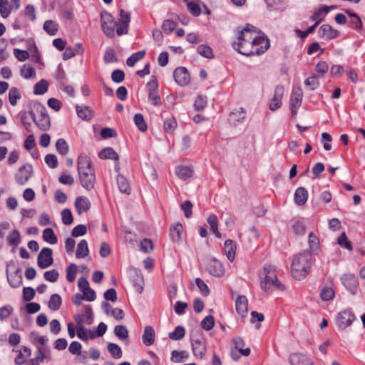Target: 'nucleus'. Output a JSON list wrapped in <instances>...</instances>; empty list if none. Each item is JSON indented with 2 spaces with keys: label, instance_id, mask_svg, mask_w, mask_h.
I'll list each match as a JSON object with an SVG mask.
<instances>
[{
  "label": "nucleus",
  "instance_id": "nucleus-60",
  "mask_svg": "<svg viewBox=\"0 0 365 365\" xmlns=\"http://www.w3.org/2000/svg\"><path fill=\"white\" fill-rule=\"evenodd\" d=\"M337 242L342 247H345L349 250H352L351 244L348 240L346 233L344 232H343L339 237Z\"/></svg>",
  "mask_w": 365,
  "mask_h": 365
},
{
  "label": "nucleus",
  "instance_id": "nucleus-3",
  "mask_svg": "<svg viewBox=\"0 0 365 365\" xmlns=\"http://www.w3.org/2000/svg\"><path fill=\"white\" fill-rule=\"evenodd\" d=\"M312 259V253L309 250H304L294 257L291 265V272L294 279L300 280L309 274Z\"/></svg>",
  "mask_w": 365,
  "mask_h": 365
},
{
  "label": "nucleus",
  "instance_id": "nucleus-59",
  "mask_svg": "<svg viewBox=\"0 0 365 365\" xmlns=\"http://www.w3.org/2000/svg\"><path fill=\"white\" fill-rule=\"evenodd\" d=\"M304 84L309 87L311 90L314 91L319 86V81L317 76H313L307 78L304 81Z\"/></svg>",
  "mask_w": 365,
  "mask_h": 365
},
{
  "label": "nucleus",
  "instance_id": "nucleus-5",
  "mask_svg": "<svg viewBox=\"0 0 365 365\" xmlns=\"http://www.w3.org/2000/svg\"><path fill=\"white\" fill-rule=\"evenodd\" d=\"M34 108L37 115L34 110H30L29 111L30 118L40 130L44 131L48 130L51 126V120L46 107L41 103H36L34 105Z\"/></svg>",
  "mask_w": 365,
  "mask_h": 365
},
{
  "label": "nucleus",
  "instance_id": "nucleus-20",
  "mask_svg": "<svg viewBox=\"0 0 365 365\" xmlns=\"http://www.w3.org/2000/svg\"><path fill=\"white\" fill-rule=\"evenodd\" d=\"M155 331L151 326H146L142 336L143 342L145 346H151L155 341Z\"/></svg>",
  "mask_w": 365,
  "mask_h": 365
},
{
  "label": "nucleus",
  "instance_id": "nucleus-46",
  "mask_svg": "<svg viewBox=\"0 0 365 365\" xmlns=\"http://www.w3.org/2000/svg\"><path fill=\"white\" fill-rule=\"evenodd\" d=\"M103 59L106 63L118 62V59L115 55V51L112 48H108L106 49Z\"/></svg>",
  "mask_w": 365,
  "mask_h": 365
},
{
  "label": "nucleus",
  "instance_id": "nucleus-23",
  "mask_svg": "<svg viewBox=\"0 0 365 365\" xmlns=\"http://www.w3.org/2000/svg\"><path fill=\"white\" fill-rule=\"evenodd\" d=\"M183 230L182 225L180 222H177L173 225L170 230V236L173 242H179L182 237V232Z\"/></svg>",
  "mask_w": 365,
  "mask_h": 365
},
{
  "label": "nucleus",
  "instance_id": "nucleus-27",
  "mask_svg": "<svg viewBox=\"0 0 365 365\" xmlns=\"http://www.w3.org/2000/svg\"><path fill=\"white\" fill-rule=\"evenodd\" d=\"M98 157L101 159H111L118 161L119 156L118 153L110 147L103 149L98 153Z\"/></svg>",
  "mask_w": 365,
  "mask_h": 365
},
{
  "label": "nucleus",
  "instance_id": "nucleus-33",
  "mask_svg": "<svg viewBox=\"0 0 365 365\" xmlns=\"http://www.w3.org/2000/svg\"><path fill=\"white\" fill-rule=\"evenodd\" d=\"M207 223L210 226L211 231L217 237L221 238V233L218 230V219L217 217L212 214L207 218Z\"/></svg>",
  "mask_w": 365,
  "mask_h": 365
},
{
  "label": "nucleus",
  "instance_id": "nucleus-24",
  "mask_svg": "<svg viewBox=\"0 0 365 365\" xmlns=\"http://www.w3.org/2000/svg\"><path fill=\"white\" fill-rule=\"evenodd\" d=\"M232 341L234 344L235 349L236 351H237L238 352H240V354L241 355H243L245 356H247L250 355V348L243 349V347L245 346V342L240 337H235L232 339Z\"/></svg>",
  "mask_w": 365,
  "mask_h": 365
},
{
  "label": "nucleus",
  "instance_id": "nucleus-34",
  "mask_svg": "<svg viewBox=\"0 0 365 365\" xmlns=\"http://www.w3.org/2000/svg\"><path fill=\"white\" fill-rule=\"evenodd\" d=\"M62 304V299L59 294H53L48 301V307L51 310H58Z\"/></svg>",
  "mask_w": 365,
  "mask_h": 365
},
{
  "label": "nucleus",
  "instance_id": "nucleus-44",
  "mask_svg": "<svg viewBox=\"0 0 365 365\" xmlns=\"http://www.w3.org/2000/svg\"><path fill=\"white\" fill-rule=\"evenodd\" d=\"M197 52L203 57L207 58H214V53L212 48L207 45H200L197 47Z\"/></svg>",
  "mask_w": 365,
  "mask_h": 365
},
{
  "label": "nucleus",
  "instance_id": "nucleus-62",
  "mask_svg": "<svg viewBox=\"0 0 365 365\" xmlns=\"http://www.w3.org/2000/svg\"><path fill=\"white\" fill-rule=\"evenodd\" d=\"M111 79L115 83H121L125 79V73L120 69H115L111 73Z\"/></svg>",
  "mask_w": 365,
  "mask_h": 365
},
{
  "label": "nucleus",
  "instance_id": "nucleus-21",
  "mask_svg": "<svg viewBox=\"0 0 365 365\" xmlns=\"http://www.w3.org/2000/svg\"><path fill=\"white\" fill-rule=\"evenodd\" d=\"M308 199V192L307 190L303 187H298L294 193V201L295 203L298 205H304Z\"/></svg>",
  "mask_w": 365,
  "mask_h": 365
},
{
  "label": "nucleus",
  "instance_id": "nucleus-30",
  "mask_svg": "<svg viewBox=\"0 0 365 365\" xmlns=\"http://www.w3.org/2000/svg\"><path fill=\"white\" fill-rule=\"evenodd\" d=\"M76 113L78 116L83 120H90L93 117V111L88 106H76Z\"/></svg>",
  "mask_w": 365,
  "mask_h": 365
},
{
  "label": "nucleus",
  "instance_id": "nucleus-56",
  "mask_svg": "<svg viewBox=\"0 0 365 365\" xmlns=\"http://www.w3.org/2000/svg\"><path fill=\"white\" fill-rule=\"evenodd\" d=\"M215 324L214 317L212 315L205 317L201 322V327L205 331L211 330Z\"/></svg>",
  "mask_w": 365,
  "mask_h": 365
},
{
  "label": "nucleus",
  "instance_id": "nucleus-36",
  "mask_svg": "<svg viewBox=\"0 0 365 365\" xmlns=\"http://www.w3.org/2000/svg\"><path fill=\"white\" fill-rule=\"evenodd\" d=\"M43 239L51 245H55L58 242V238L51 228H46L43 230Z\"/></svg>",
  "mask_w": 365,
  "mask_h": 365
},
{
  "label": "nucleus",
  "instance_id": "nucleus-31",
  "mask_svg": "<svg viewBox=\"0 0 365 365\" xmlns=\"http://www.w3.org/2000/svg\"><path fill=\"white\" fill-rule=\"evenodd\" d=\"M117 184L119 190L123 193L129 195L130 193V185L127 179L122 175H118L117 177Z\"/></svg>",
  "mask_w": 365,
  "mask_h": 365
},
{
  "label": "nucleus",
  "instance_id": "nucleus-40",
  "mask_svg": "<svg viewBox=\"0 0 365 365\" xmlns=\"http://www.w3.org/2000/svg\"><path fill=\"white\" fill-rule=\"evenodd\" d=\"M6 240L9 245L17 246L21 242L19 232L16 230H14L8 235Z\"/></svg>",
  "mask_w": 365,
  "mask_h": 365
},
{
  "label": "nucleus",
  "instance_id": "nucleus-6",
  "mask_svg": "<svg viewBox=\"0 0 365 365\" xmlns=\"http://www.w3.org/2000/svg\"><path fill=\"white\" fill-rule=\"evenodd\" d=\"M101 26L105 34L112 38L115 35V28L118 26V23L115 21L113 16L108 12H103L101 14Z\"/></svg>",
  "mask_w": 365,
  "mask_h": 365
},
{
  "label": "nucleus",
  "instance_id": "nucleus-64",
  "mask_svg": "<svg viewBox=\"0 0 365 365\" xmlns=\"http://www.w3.org/2000/svg\"><path fill=\"white\" fill-rule=\"evenodd\" d=\"M148 99L151 101L152 104L155 106H158L162 104L161 98L158 94V91H150L148 93Z\"/></svg>",
  "mask_w": 365,
  "mask_h": 365
},
{
  "label": "nucleus",
  "instance_id": "nucleus-50",
  "mask_svg": "<svg viewBox=\"0 0 365 365\" xmlns=\"http://www.w3.org/2000/svg\"><path fill=\"white\" fill-rule=\"evenodd\" d=\"M21 94L16 87H12L9 92V101L11 106H14L16 105L17 100L20 99Z\"/></svg>",
  "mask_w": 365,
  "mask_h": 365
},
{
  "label": "nucleus",
  "instance_id": "nucleus-16",
  "mask_svg": "<svg viewBox=\"0 0 365 365\" xmlns=\"http://www.w3.org/2000/svg\"><path fill=\"white\" fill-rule=\"evenodd\" d=\"M284 88L282 86H277L274 89L273 98L269 103V109L274 111L282 106V98L284 95Z\"/></svg>",
  "mask_w": 365,
  "mask_h": 365
},
{
  "label": "nucleus",
  "instance_id": "nucleus-63",
  "mask_svg": "<svg viewBox=\"0 0 365 365\" xmlns=\"http://www.w3.org/2000/svg\"><path fill=\"white\" fill-rule=\"evenodd\" d=\"M36 292L32 287H28L23 289V299L24 301L29 302L35 297Z\"/></svg>",
  "mask_w": 365,
  "mask_h": 365
},
{
  "label": "nucleus",
  "instance_id": "nucleus-9",
  "mask_svg": "<svg viewBox=\"0 0 365 365\" xmlns=\"http://www.w3.org/2000/svg\"><path fill=\"white\" fill-rule=\"evenodd\" d=\"M192 352L195 357L202 359L206 352V345L204 338L202 336L192 339Z\"/></svg>",
  "mask_w": 365,
  "mask_h": 365
},
{
  "label": "nucleus",
  "instance_id": "nucleus-38",
  "mask_svg": "<svg viewBox=\"0 0 365 365\" xmlns=\"http://www.w3.org/2000/svg\"><path fill=\"white\" fill-rule=\"evenodd\" d=\"M185 334V328L182 326H177L173 331L168 334V336L172 340L178 341L182 339Z\"/></svg>",
  "mask_w": 365,
  "mask_h": 365
},
{
  "label": "nucleus",
  "instance_id": "nucleus-57",
  "mask_svg": "<svg viewBox=\"0 0 365 365\" xmlns=\"http://www.w3.org/2000/svg\"><path fill=\"white\" fill-rule=\"evenodd\" d=\"M195 284L203 296L207 297L210 294V289L202 279L196 278Z\"/></svg>",
  "mask_w": 365,
  "mask_h": 365
},
{
  "label": "nucleus",
  "instance_id": "nucleus-14",
  "mask_svg": "<svg viewBox=\"0 0 365 365\" xmlns=\"http://www.w3.org/2000/svg\"><path fill=\"white\" fill-rule=\"evenodd\" d=\"M355 317L350 310H344L338 314L337 324L341 329H345L351 325Z\"/></svg>",
  "mask_w": 365,
  "mask_h": 365
},
{
  "label": "nucleus",
  "instance_id": "nucleus-19",
  "mask_svg": "<svg viewBox=\"0 0 365 365\" xmlns=\"http://www.w3.org/2000/svg\"><path fill=\"white\" fill-rule=\"evenodd\" d=\"M75 207L79 215L83 212H86L91 208L89 200L83 196L78 197L75 201Z\"/></svg>",
  "mask_w": 365,
  "mask_h": 365
},
{
  "label": "nucleus",
  "instance_id": "nucleus-18",
  "mask_svg": "<svg viewBox=\"0 0 365 365\" xmlns=\"http://www.w3.org/2000/svg\"><path fill=\"white\" fill-rule=\"evenodd\" d=\"M289 360L292 365H312L311 360L302 354H292Z\"/></svg>",
  "mask_w": 365,
  "mask_h": 365
},
{
  "label": "nucleus",
  "instance_id": "nucleus-54",
  "mask_svg": "<svg viewBox=\"0 0 365 365\" xmlns=\"http://www.w3.org/2000/svg\"><path fill=\"white\" fill-rule=\"evenodd\" d=\"M56 147L58 152L63 155H66L68 152V145L63 138H60L56 141Z\"/></svg>",
  "mask_w": 365,
  "mask_h": 365
},
{
  "label": "nucleus",
  "instance_id": "nucleus-28",
  "mask_svg": "<svg viewBox=\"0 0 365 365\" xmlns=\"http://www.w3.org/2000/svg\"><path fill=\"white\" fill-rule=\"evenodd\" d=\"M247 299L245 296H240L236 300V310L239 314L244 316L247 312Z\"/></svg>",
  "mask_w": 365,
  "mask_h": 365
},
{
  "label": "nucleus",
  "instance_id": "nucleus-37",
  "mask_svg": "<svg viewBox=\"0 0 365 365\" xmlns=\"http://www.w3.org/2000/svg\"><path fill=\"white\" fill-rule=\"evenodd\" d=\"M332 8L333 6H324L319 9L318 11H315L314 14L312 16L311 19L313 21H316V22H318L319 24L322 20L323 16L329 13L331 9Z\"/></svg>",
  "mask_w": 365,
  "mask_h": 365
},
{
  "label": "nucleus",
  "instance_id": "nucleus-2",
  "mask_svg": "<svg viewBox=\"0 0 365 365\" xmlns=\"http://www.w3.org/2000/svg\"><path fill=\"white\" fill-rule=\"evenodd\" d=\"M78 171L82 186L88 190L94 187L96 177L92 163L87 155H80L78 158Z\"/></svg>",
  "mask_w": 365,
  "mask_h": 365
},
{
  "label": "nucleus",
  "instance_id": "nucleus-61",
  "mask_svg": "<svg viewBox=\"0 0 365 365\" xmlns=\"http://www.w3.org/2000/svg\"><path fill=\"white\" fill-rule=\"evenodd\" d=\"M21 75L24 78H33L36 75V72H35V70L33 67L31 66H26V65H24L22 68L21 69Z\"/></svg>",
  "mask_w": 365,
  "mask_h": 365
},
{
  "label": "nucleus",
  "instance_id": "nucleus-45",
  "mask_svg": "<svg viewBox=\"0 0 365 365\" xmlns=\"http://www.w3.org/2000/svg\"><path fill=\"white\" fill-rule=\"evenodd\" d=\"M114 334L120 340H125L128 338V331L123 325L115 326Z\"/></svg>",
  "mask_w": 365,
  "mask_h": 365
},
{
  "label": "nucleus",
  "instance_id": "nucleus-51",
  "mask_svg": "<svg viewBox=\"0 0 365 365\" xmlns=\"http://www.w3.org/2000/svg\"><path fill=\"white\" fill-rule=\"evenodd\" d=\"M48 82L46 80H41L34 86V93L36 95H42L48 90Z\"/></svg>",
  "mask_w": 365,
  "mask_h": 365
},
{
  "label": "nucleus",
  "instance_id": "nucleus-17",
  "mask_svg": "<svg viewBox=\"0 0 365 365\" xmlns=\"http://www.w3.org/2000/svg\"><path fill=\"white\" fill-rule=\"evenodd\" d=\"M319 36L321 38H325L327 40L335 38L339 35V31L336 29H334L329 24L322 25L319 29Z\"/></svg>",
  "mask_w": 365,
  "mask_h": 365
},
{
  "label": "nucleus",
  "instance_id": "nucleus-42",
  "mask_svg": "<svg viewBox=\"0 0 365 365\" xmlns=\"http://www.w3.org/2000/svg\"><path fill=\"white\" fill-rule=\"evenodd\" d=\"M309 246L310 252H315L319 250V240L314 232L309 235Z\"/></svg>",
  "mask_w": 365,
  "mask_h": 365
},
{
  "label": "nucleus",
  "instance_id": "nucleus-39",
  "mask_svg": "<svg viewBox=\"0 0 365 365\" xmlns=\"http://www.w3.org/2000/svg\"><path fill=\"white\" fill-rule=\"evenodd\" d=\"M35 359H37V361L40 364V362H43L45 359H50V351L46 349L44 346L38 347V349L36 352Z\"/></svg>",
  "mask_w": 365,
  "mask_h": 365
},
{
  "label": "nucleus",
  "instance_id": "nucleus-55",
  "mask_svg": "<svg viewBox=\"0 0 365 365\" xmlns=\"http://www.w3.org/2000/svg\"><path fill=\"white\" fill-rule=\"evenodd\" d=\"M77 273V266L75 264H71L67 268H66V279L69 282H73L76 276Z\"/></svg>",
  "mask_w": 365,
  "mask_h": 365
},
{
  "label": "nucleus",
  "instance_id": "nucleus-7",
  "mask_svg": "<svg viewBox=\"0 0 365 365\" xmlns=\"http://www.w3.org/2000/svg\"><path fill=\"white\" fill-rule=\"evenodd\" d=\"M33 173V168L30 164L21 166L15 174V180L17 184L24 185L31 178Z\"/></svg>",
  "mask_w": 365,
  "mask_h": 365
},
{
  "label": "nucleus",
  "instance_id": "nucleus-15",
  "mask_svg": "<svg viewBox=\"0 0 365 365\" xmlns=\"http://www.w3.org/2000/svg\"><path fill=\"white\" fill-rule=\"evenodd\" d=\"M84 314H78L75 316L77 326H83V323H86L88 325L93 323V314L91 307L86 305L84 307Z\"/></svg>",
  "mask_w": 365,
  "mask_h": 365
},
{
  "label": "nucleus",
  "instance_id": "nucleus-4",
  "mask_svg": "<svg viewBox=\"0 0 365 365\" xmlns=\"http://www.w3.org/2000/svg\"><path fill=\"white\" fill-rule=\"evenodd\" d=\"M260 286L262 290L268 292L272 288L284 290V287L278 280L276 268L271 264H265L259 274Z\"/></svg>",
  "mask_w": 365,
  "mask_h": 365
},
{
  "label": "nucleus",
  "instance_id": "nucleus-10",
  "mask_svg": "<svg viewBox=\"0 0 365 365\" xmlns=\"http://www.w3.org/2000/svg\"><path fill=\"white\" fill-rule=\"evenodd\" d=\"M341 281L345 288L353 295L356 294L358 289V281L355 275L344 274L341 277Z\"/></svg>",
  "mask_w": 365,
  "mask_h": 365
},
{
  "label": "nucleus",
  "instance_id": "nucleus-13",
  "mask_svg": "<svg viewBox=\"0 0 365 365\" xmlns=\"http://www.w3.org/2000/svg\"><path fill=\"white\" fill-rule=\"evenodd\" d=\"M173 77L175 82L181 86L187 85L190 81V73L185 67L175 68L173 72Z\"/></svg>",
  "mask_w": 365,
  "mask_h": 365
},
{
  "label": "nucleus",
  "instance_id": "nucleus-32",
  "mask_svg": "<svg viewBox=\"0 0 365 365\" xmlns=\"http://www.w3.org/2000/svg\"><path fill=\"white\" fill-rule=\"evenodd\" d=\"M270 11L283 10L286 7V0H265Z\"/></svg>",
  "mask_w": 365,
  "mask_h": 365
},
{
  "label": "nucleus",
  "instance_id": "nucleus-53",
  "mask_svg": "<svg viewBox=\"0 0 365 365\" xmlns=\"http://www.w3.org/2000/svg\"><path fill=\"white\" fill-rule=\"evenodd\" d=\"M334 289L329 287H324L320 292V297L323 301H329L334 298Z\"/></svg>",
  "mask_w": 365,
  "mask_h": 365
},
{
  "label": "nucleus",
  "instance_id": "nucleus-25",
  "mask_svg": "<svg viewBox=\"0 0 365 365\" xmlns=\"http://www.w3.org/2000/svg\"><path fill=\"white\" fill-rule=\"evenodd\" d=\"M89 255L88 242L86 240H81L77 245L76 257L78 259L85 258Z\"/></svg>",
  "mask_w": 365,
  "mask_h": 365
},
{
  "label": "nucleus",
  "instance_id": "nucleus-49",
  "mask_svg": "<svg viewBox=\"0 0 365 365\" xmlns=\"http://www.w3.org/2000/svg\"><path fill=\"white\" fill-rule=\"evenodd\" d=\"M11 8L8 0H0V14L3 18L6 19L9 16Z\"/></svg>",
  "mask_w": 365,
  "mask_h": 365
},
{
  "label": "nucleus",
  "instance_id": "nucleus-47",
  "mask_svg": "<svg viewBox=\"0 0 365 365\" xmlns=\"http://www.w3.org/2000/svg\"><path fill=\"white\" fill-rule=\"evenodd\" d=\"M188 358V354L185 351H177L174 350L171 353V360L175 363H180L183 359H186Z\"/></svg>",
  "mask_w": 365,
  "mask_h": 365
},
{
  "label": "nucleus",
  "instance_id": "nucleus-11",
  "mask_svg": "<svg viewBox=\"0 0 365 365\" xmlns=\"http://www.w3.org/2000/svg\"><path fill=\"white\" fill-rule=\"evenodd\" d=\"M206 269L211 275L216 277H221L225 274L222 264L215 258H212L208 261Z\"/></svg>",
  "mask_w": 365,
  "mask_h": 365
},
{
  "label": "nucleus",
  "instance_id": "nucleus-29",
  "mask_svg": "<svg viewBox=\"0 0 365 365\" xmlns=\"http://www.w3.org/2000/svg\"><path fill=\"white\" fill-rule=\"evenodd\" d=\"M245 118V111L242 108H240L237 110L231 112L229 117V121L230 123L236 125L237 123H240Z\"/></svg>",
  "mask_w": 365,
  "mask_h": 365
},
{
  "label": "nucleus",
  "instance_id": "nucleus-48",
  "mask_svg": "<svg viewBox=\"0 0 365 365\" xmlns=\"http://www.w3.org/2000/svg\"><path fill=\"white\" fill-rule=\"evenodd\" d=\"M108 350L113 358L120 359L122 357V350L118 344L109 343L108 344Z\"/></svg>",
  "mask_w": 365,
  "mask_h": 365
},
{
  "label": "nucleus",
  "instance_id": "nucleus-1",
  "mask_svg": "<svg viewBox=\"0 0 365 365\" xmlns=\"http://www.w3.org/2000/svg\"><path fill=\"white\" fill-rule=\"evenodd\" d=\"M237 41L232 43V47L244 56L260 55L269 47L268 38L251 24H247L242 29L237 28Z\"/></svg>",
  "mask_w": 365,
  "mask_h": 365
},
{
  "label": "nucleus",
  "instance_id": "nucleus-58",
  "mask_svg": "<svg viewBox=\"0 0 365 365\" xmlns=\"http://www.w3.org/2000/svg\"><path fill=\"white\" fill-rule=\"evenodd\" d=\"M62 222L64 225H71L73 221V215L69 209H64L61 212Z\"/></svg>",
  "mask_w": 365,
  "mask_h": 365
},
{
  "label": "nucleus",
  "instance_id": "nucleus-35",
  "mask_svg": "<svg viewBox=\"0 0 365 365\" xmlns=\"http://www.w3.org/2000/svg\"><path fill=\"white\" fill-rule=\"evenodd\" d=\"M186 3L188 10L195 16H198L201 14V9L197 0H184Z\"/></svg>",
  "mask_w": 365,
  "mask_h": 365
},
{
  "label": "nucleus",
  "instance_id": "nucleus-43",
  "mask_svg": "<svg viewBox=\"0 0 365 365\" xmlns=\"http://www.w3.org/2000/svg\"><path fill=\"white\" fill-rule=\"evenodd\" d=\"M58 24L51 20H47L43 24V29L51 36L55 35L58 31Z\"/></svg>",
  "mask_w": 365,
  "mask_h": 365
},
{
  "label": "nucleus",
  "instance_id": "nucleus-12",
  "mask_svg": "<svg viewBox=\"0 0 365 365\" xmlns=\"http://www.w3.org/2000/svg\"><path fill=\"white\" fill-rule=\"evenodd\" d=\"M303 92L300 88H294L290 98V109L292 116H295L297 109L300 107L302 101Z\"/></svg>",
  "mask_w": 365,
  "mask_h": 365
},
{
  "label": "nucleus",
  "instance_id": "nucleus-22",
  "mask_svg": "<svg viewBox=\"0 0 365 365\" xmlns=\"http://www.w3.org/2000/svg\"><path fill=\"white\" fill-rule=\"evenodd\" d=\"M224 250L227 259L232 262L235 257L236 245L232 240H227L224 243Z\"/></svg>",
  "mask_w": 365,
  "mask_h": 365
},
{
  "label": "nucleus",
  "instance_id": "nucleus-26",
  "mask_svg": "<svg viewBox=\"0 0 365 365\" xmlns=\"http://www.w3.org/2000/svg\"><path fill=\"white\" fill-rule=\"evenodd\" d=\"M175 173L181 180H186L192 175V170L187 166L179 165L175 168Z\"/></svg>",
  "mask_w": 365,
  "mask_h": 365
},
{
  "label": "nucleus",
  "instance_id": "nucleus-8",
  "mask_svg": "<svg viewBox=\"0 0 365 365\" xmlns=\"http://www.w3.org/2000/svg\"><path fill=\"white\" fill-rule=\"evenodd\" d=\"M53 251L51 248L43 247L38 254L37 264L41 269H46L53 263Z\"/></svg>",
  "mask_w": 365,
  "mask_h": 365
},
{
  "label": "nucleus",
  "instance_id": "nucleus-52",
  "mask_svg": "<svg viewBox=\"0 0 365 365\" xmlns=\"http://www.w3.org/2000/svg\"><path fill=\"white\" fill-rule=\"evenodd\" d=\"M134 123L141 132H145L147 130V125L145 122L144 118L143 115L138 113L134 115L133 118Z\"/></svg>",
  "mask_w": 365,
  "mask_h": 365
},
{
  "label": "nucleus",
  "instance_id": "nucleus-41",
  "mask_svg": "<svg viewBox=\"0 0 365 365\" xmlns=\"http://www.w3.org/2000/svg\"><path fill=\"white\" fill-rule=\"evenodd\" d=\"M145 55V51H140L138 52L133 53L126 61V63L128 66H133L138 61L143 59Z\"/></svg>",
  "mask_w": 365,
  "mask_h": 365
}]
</instances>
